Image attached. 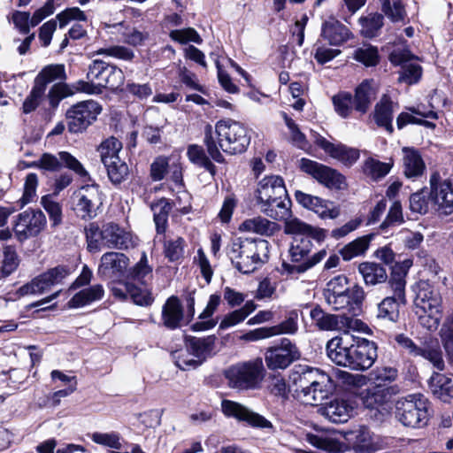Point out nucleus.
Returning <instances> with one entry per match:
<instances>
[{
    "label": "nucleus",
    "mask_w": 453,
    "mask_h": 453,
    "mask_svg": "<svg viewBox=\"0 0 453 453\" xmlns=\"http://www.w3.org/2000/svg\"><path fill=\"white\" fill-rule=\"evenodd\" d=\"M372 238L373 234L363 235L343 246L340 250V254L342 259L345 261H350L357 257L365 255Z\"/></svg>",
    "instance_id": "obj_44"
},
{
    "label": "nucleus",
    "mask_w": 453,
    "mask_h": 453,
    "mask_svg": "<svg viewBox=\"0 0 453 453\" xmlns=\"http://www.w3.org/2000/svg\"><path fill=\"white\" fill-rule=\"evenodd\" d=\"M221 410L226 417L244 421L252 426L260 428L272 427V423L269 420L237 402L224 399L221 402Z\"/></svg>",
    "instance_id": "obj_24"
},
{
    "label": "nucleus",
    "mask_w": 453,
    "mask_h": 453,
    "mask_svg": "<svg viewBox=\"0 0 453 453\" xmlns=\"http://www.w3.org/2000/svg\"><path fill=\"white\" fill-rule=\"evenodd\" d=\"M314 142L330 157L347 166L355 164L360 156L357 149L349 148L342 143L334 144L319 134L316 135Z\"/></svg>",
    "instance_id": "obj_28"
},
{
    "label": "nucleus",
    "mask_w": 453,
    "mask_h": 453,
    "mask_svg": "<svg viewBox=\"0 0 453 453\" xmlns=\"http://www.w3.org/2000/svg\"><path fill=\"white\" fill-rule=\"evenodd\" d=\"M351 289L349 280L344 274L333 277L327 283L324 291L325 298L327 299L338 294L345 293Z\"/></svg>",
    "instance_id": "obj_60"
},
{
    "label": "nucleus",
    "mask_w": 453,
    "mask_h": 453,
    "mask_svg": "<svg viewBox=\"0 0 453 453\" xmlns=\"http://www.w3.org/2000/svg\"><path fill=\"white\" fill-rule=\"evenodd\" d=\"M356 371H365L377 359V345L365 338H354Z\"/></svg>",
    "instance_id": "obj_29"
},
{
    "label": "nucleus",
    "mask_w": 453,
    "mask_h": 453,
    "mask_svg": "<svg viewBox=\"0 0 453 453\" xmlns=\"http://www.w3.org/2000/svg\"><path fill=\"white\" fill-rule=\"evenodd\" d=\"M73 198L77 215L86 220L96 218L103 205L102 193L96 184L81 187Z\"/></svg>",
    "instance_id": "obj_11"
},
{
    "label": "nucleus",
    "mask_w": 453,
    "mask_h": 453,
    "mask_svg": "<svg viewBox=\"0 0 453 453\" xmlns=\"http://www.w3.org/2000/svg\"><path fill=\"white\" fill-rule=\"evenodd\" d=\"M111 182L114 185L125 181L129 175V167L125 161L119 158L104 165Z\"/></svg>",
    "instance_id": "obj_53"
},
{
    "label": "nucleus",
    "mask_w": 453,
    "mask_h": 453,
    "mask_svg": "<svg viewBox=\"0 0 453 453\" xmlns=\"http://www.w3.org/2000/svg\"><path fill=\"white\" fill-rule=\"evenodd\" d=\"M428 386L432 394L441 401L448 403L453 398V380L446 375L434 372Z\"/></svg>",
    "instance_id": "obj_38"
},
{
    "label": "nucleus",
    "mask_w": 453,
    "mask_h": 453,
    "mask_svg": "<svg viewBox=\"0 0 453 453\" xmlns=\"http://www.w3.org/2000/svg\"><path fill=\"white\" fill-rule=\"evenodd\" d=\"M288 195L283 179L280 176H266L257 184L255 192L256 204L258 209L273 200Z\"/></svg>",
    "instance_id": "obj_25"
},
{
    "label": "nucleus",
    "mask_w": 453,
    "mask_h": 453,
    "mask_svg": "<svg viewBox=\"0 0 453 453\" xmlns=\"http://www.w3.org/2000/svg\"><path fill=\"white\" fill-rule=\"evenodd\" d=\"M265 373L261 357L233 364L223 371L227 386L237 391L259 389Z\"/></svg>",
    "instance_id": "obj_6"
},
{
    "label": "nucleus",
    "mask_w": 453,
    "mask_h": 453,
    "mask_svg": "<svg viewBox=\"0 0 453 453\" xmlns=\"http://www.w3.org/2000/svg\"><path fill=\"white\" fill-rule=\"evenodd\" d=\"M326 353L335 365L356 371L354 338L345 333L344 336L334 337L326 343Z\"/></svg>",
    "instance_id": "obj_16"
},
{
    "label": "nucleus",
    "mask_w": 453,
    "mask_h": 453,
    "mask_svg": "<svg viewBox=\"0 0 453 453\" xmlns=\"http://www.w3.org/2000/svg\"><path fill=\"white\" fill-rule=\"evenodd\" d=\"M290 205L291 201L288 195H286L284 198L280 197V199H274L272 202L267 203L265 205L261 206L259 210L267 217L274 220H284L286 225L287 221L292 219H289L291 216Z\"/></svg>",
    "instance_id": "obj_39"
},
{
    "label": "nucleus",
    "mask_w": 453,
    "mask_h": 453,
    "mask_svg": "<svg viewBox=\"0 0 453 453\" xmlns=\"http://www.w3.org/2000/svg\"><path fill=\"white\" fill-rule=\"evenodd\" d=\"M129 258L123 253L110 251L101 257L98 273L104 276H120L127 271Z\"/></svg>",
    "instance_id": "obj_30"
},
{
    "label": "nucleus",
    "mask_w": 453,
    "mask_h": 453,
    "mask_svg": "<svg viewBox=\"0 0 453 453\" xmlns=\"http://www.w3.org/2000/svg\"><path fill=\"white\" fill-rule=\"evenodd\" d=\"M375 96L376 89L373 87L372 81H363L356 89L355 109L361 113L366 112Z\"/></svg>",
    "instance_id": "obj_45"
},
{
    "label": "nucleus",
    "mask_w": 453,
    "mask_h": 453,
    "mask_svg": "<svg viewBox=\"0 0 453 453\" xmlns=\"http://www.w3.org/2000/svg\"><path fill=\"white\" fill-rule=\"evenodd\" d=\"M154 212V222L157 234H164L167 228L168 216L172 211V205L167 199L162 198L151 205Z\"/></svg>",
    "instance_id": "obj_51"
},
{
    "label": "nucleus",
    "mask_w": 453,
    "mask_h": 453,
    "mask_svg": "<svg viewBox=\"0 0 453 453\" xmlns=\"http://www.w3.org/2000/svg\"><path fill=\"white\" fill-rule=\"evenodd\" d=\"M121 149V142L114 137H111L104 141L98 147V152L100 154L102 163L105 165L111 161L120 158L119 152Z\"/></svg>",
    "instance_id": "obj_55"
},
{
    "label": "nucleus",
    "mask_w": 453,
    "mask_h": 453,
    "mask_svg": "<svg viewBox=\"0 0 453 453\" xmlns=\"http://www.w3.org/2000/svg\"><path fill=\"white\" fill-rule=\"evenodd\" d=\"M285 233L296 234L288 250L291 263H282L283 270L288 274L303 273L326 257V251L325 250L310 256L313 249L312 239L323 240L325 238L324 230L314 228L294 218L287 221Z\"/></svg>",
    "instance_id": "obj_1"
},
{
    "label": "nucleus",
    "mask_w": 453,
    "mask_h": 453,
    "mask_svg": "<svg viewBox=\"0 0 453 453\" xmlns=\"http://www.w3.org/2000/svg\"><path fill=\"white\" fill-rule=\"evenodd\" d=\"M352 447L360 453H372L380 449V439L366 426H360L349 434Z\"/></svg>",
    "instance_id": "obj_31"
},
{
    "label": "nucleus",
    "mask_w": 453,
    "mask_h": 453,
    "mask_svg": "<svg viewBox=\"0 0 453 453\" xmlns=\"http://www.w3.org/2000/svg\"><path fill=\"white\" fill-rule=\"evenodd\" d=\"M31 166L50 172L58 171L62 166H65L81 177H87L88 175L82 164L67 151H60L58 153V156L43 153L37 161L31 164Z\"/></svg>",
    "instance_id": "obj_20"
},
{
    "label": "nucleus",
    "mask_w": 453,
    "mask_h": 453,
    "mask_svg": "<svg viewBox=\"0 0 453 453\" xmlns=\"http://www.w3.org/2000/svg\"><path fill=\"white\" fill-rule=\"evenodd\" d=\"M300 168L329 188L342 190L347 188L345 177L329 166L311 159L303 158L300 162Z\"/></svg>",
    "instance_id": "obj_15"
},
{
    "label": "nucleus",
    "mask_w": 453,
    "mask_h": 453,
    "mask_svg": "<svg viewBox=\"0 0 453 453\" xmlns=\"http://www.w3.org/2000/svg\"><path fill=\"white\" fill-rule=\"evenodd\" d=\"M321 36L330 45L339 46L348 41L351 33L343 24L335 19H329L323 23Z\"/></svg>",
    "instance_id": "obj_37"
},
{
    "label": "nucleus",
    "mask_w": 453,
    "mask_h": 453,
    "mask_svg": "<svg viewBox=\"0 0 453 453\" xmlns=\"http://www.w3.org/2000/svg\"><path fill=\"white\" fill-rule=\"evenodd\" d=\"M104 294V290L103 286L96 284L76 293L69 301L68 305L71 308L83 307L93 302L101 300Z\"/></svg>",
    "instance_id": "obj_43"
},
{
    "label": "nucleus",
    "mask_w": 453,
    "mask_h": 453,
    "mask_svg": "<svg viewBox=\"0 0 453 453\" xmlns=\"http://www.w3.org/2000/svg\"><path fill=\"white\" fill-rule=\"evenodd\" d=\"M397 378V370L392 367H381L370 373L369 383L381 388H398L391 385Z\"/></svg>",
    "instance_id": "obj_50"
},
{
    "label": "nucleus",
    "mask_w": 453,
    "mask_h": 453,
    "mask_svg": "<svg viewBox=\"0 0 453 453\" xmlns=\"http://www.w3.org/2000/svg\"><path fill=\"white\" fill-rule=\"evenodd\" d=\"M291 377L296 386L298 398L305 404H321L332 390L330 377L317 368L296 366Z\"/></svg>",
    "instance_id": "obj_3"
},
{
    "label": "nucleus",
    "mask_w": 453,
    "mask_h": 453,
    "mask_svg": "<svg viewBox=\"0 0 453 453\" xmlns=\"http://www.w3.org/2000/svg\"><path fill=\"white\" fill-rule=\"evenodd\" d=\"M404 222L403 208L398 201H394L389 207L385 219L380 223L379 229L382 233H388L389 229L398 226Z\"/></svg>",
    "instance_id": "obj_54"
},
{
    "label": "nucleus",
    "mask_w": 453,
    "mask_h": 453,
    "mask_svg": "<svg viewBox=\"0 0 453 453\" xmlns=\"http://www.w3.org/2000/svg\"><path fill=\"white\" fill-rule=\"evenodd\" d=\"M54 12V0H48L42 7L34 12L31 18L29 12L15 11L12 13V19L22 35H27L30 32V27L37 26L44 19L53 14Z\"/></svg>",
    "instance_id": "obj_26"
},
{
    "label": "nucleus",
    "mask_w": 453,
    "mask_h": 453,
    "mask_svg": "<svg viewBox=\"0 0 453 453\" xmlns=\"http://www.w3.org/2000/svg\"><path fill=\"white\" fill-rule=\"evenodd\" d=\"M414 56L408 50H395L389 55V60L395 65H400L402 71L398 81L407 84L418 81L422 74L421 66L413 61Z\"/></svg>",
    "instance_id": "obj_23"
},
{
    "label": "nucleus",
    "mask_w": 453,
    "mask_h": 453,
    "mask_svg": "<svg viewBox=\"0 0 453 453\" xmlns=\"http://www.w3.org/2000/svg\"><path fill=\"white\" fill-rule=\"evenodd\" d=\"M46 217L40 210L27 209L17 216L13 231L19 242L38 235L46 226Z\"/></svg>",
    "instance_id": "obj_17"
},
{
    "label": "nucleus",
    "mask_w": 453,
    "mask_h": 453,
    "mask_svg": "<svg viewBox=\"0 0 453 453\" xmlns=\"http://www.w3.org/2000/svg\"><path fill=\"white\" fill-rule=\"evenodd\" d=\"M277 228L274 222L268 220L261 216H257L244 220L241 226L240 230L247 231L260 235H272Z\"/></svg>",
    "instance_id": "obj_47"
},
{
    "label": "nucleus",
    "mask_w": 453,
    "mask_h": 453,
    "mask_svg": "<svg viewBox=\"0 0 453 453\" xmlns=\"http://www.w3.org/2000/svg\"><path fill=\"white\" fill-rule=\"evenodd\" d=\"M429 402L421 394L402 397L395 403V416L405 426L420 427L428 421Z\"/></svg>",
    "instance_id": "obj_8"
},
{
    "label": "nucleus",
    "mask_w": 453,
    "mask_h": 453,
    "mask_svg": "<svg viewBox=\"0 0 453 453\" xmlns=\"http://www.w3.org/2000/svg\"><path fill=\"white\" fill-rule=\"evenodd\" d=\"M391 165L383 163L373 158H368L365 162L364 172L372 180H379L385 177L391 169Z\"/></svg>",
    "instance_id": "obj_63"
},
{
    "label": "nucleus",
    "mask_w": 453,
    "mask_h": 453,
    "mask_svg": "<svg viewBox=\"0 0 453 453\" xmlns=\"http://www.w3.org/2000/svg\"><path fill=\"white\" fill-rule=\"evenodd\" d=\"M111 290L115 297L125 300L127 296H130L133 302L140 306H149L154 301L152 294L149 289H142L127 279L113 285Z\"/></svg>",
    "instance_id": "obj_27"
},
{
    "label": "nucleus",
    "mask_w": 453,
    "mask_h": 453,
    "mask_svg": "<svg viewBox=\"0 0 453 453\" xmlns=\"http://www.w3.org/2000/svg\"><path fill=\"white\" fill-rule=\"evenodd\" d=\"M358 273L362 275L366 286L383 283L388 279L384 266L375 262H363L358 265Z\"/></svg>",
    "instance_id": "obj_41"
},
{
    "label": "nucleus",
    "mask_w": 453,
    "mask_h": 453,
    "mask_svg": "<svg viewBox=\"0 0 453 453\" xmlns=\"http://www.w3.org/2000/svg\"><path fill=\"white\" fill-rule=\"evenodd\" d=\"M395 341L409 355L428 360L440 371L444 369L442 352L437 340L429 338L421 346H418L411 338L402 334L395 337Z\"/></svg>",
    "instance_id": "obj_9"
},
{
    "label": "nucleus",
    "mask_w": 453,
    "mask_h": 453,
    "mask_svg": "<svg viewBox=\"0 0 453 453\" xmlns=\"http://www.w3.org/2000/svg\"><path fill=\"white\" fill-rule=\"evenodd\" d=\"M183 319L184 311L180 299L175 296H170L162 307L163 325L170 330H174L181 326Z\"/></svg>",
    "instance_id": "obj_34"
},
{
    "label": "nucleus",
    "mask_w": 453,
    "mask_h": 453,
    "mask_svg": "<svg viewBox=\"0 0 453 453\" xmlns=\"http://www.w3.org/2000/svg\"><path fill=\"white\" fill-rule=\"evenodd\" d=\"M216 340L214 335L203 338L186 336V348L196 360H199L200 365L208 357L214 355Z\"/></svg>",
    "instance_id": "obj_32"
},
{
    "label": "nucleus",
    "mask_w": 453,
    "mask_h": 453,
    "mask_svg": "<svg viewBox=\"0 0 453 453\" xmlns=\"http://www.w3.org/2000/svg\"><path fill=\"white\" fill-rule=\"evenodd\" d=\"M310 317L313 324L323 331H343L347 333L350 329H359L364 323L350 316L330 314L317 306L311 310Z\"/></svg>",
    "instance_id": "obj_13"
},
{
    "label": "nucleus",
    "mask_w": 453,
    "mask_h": 453,
    "mask_svg": "<svg viewBox=\"0 0 453 453\" xmlns=\"http://www.w3.org/2000/svg\"><path fill=\"white\" fill-rule=\"evenodd\" d=\"M306 440L309 443L329 453H337L342 450V444L335 439L308 434Z\"/></svg>",
    "instance_id": "obj_57"
},
{
    "label": "nucleus",
    "mask_w": 453,
    "mask_h": 453,
    "mask_svg": "<svg viewBox=\"0 0 453 453\" xmlns=\"http://www.w3.org/2000/svg\"><path fill=\"white\" fill-rule=\"evenodd\" d=\"M219 303L220 296L218 295H211L205 309L199 315L201 321L193 324L192 329L194 331H205L213 328L216 326L217 321L210 318L212 316Z\"/></svg>",
    "instance_id": "obj_48"
},
{
    "label": "nucleus",
    "mask_w": 453,
    "mask_h": 453,
    "mask_svg": "<svg viewBox=\"0 0 453 453\" xmlns=\"http://www.w3.org/2000/svg\"><path fill=\"white\" fill-rule=\"evenodd\" d=\"M383 16L379 13H370L358 19L361 27L360 33L366 38H372L378 35L383 26Z\"/></svg>",
    "instance_id": "obj_52"
},
{
    "label": "nucleus",
    "mask_w": 453,
    "mask_h": 453,
    "mask_svg": "<svg viewBox=\"0 0 453 453\" xmlns=\"http://www.w3.org/2000/svg\"><path fill=\"white\" fill-rule=\"evenodd\" d=\"M187 155L188 159L195 165L203 167L211 174L215 173V165L211 163L210 158L206 156L203 149L196 144H192L188 147Z\"/></svg>",
    "instance_id": "obj_56"
},
{
    "label": "nucleus",
    "mask_w": 453,
    "mask_h": 453,
    "mask_svg": "<svg viewBox=\"0 0 453 453\" xmlns=\"http://www.w3.org/2000/svg\"><path fill=\"white\" fill-rule=\"evenodd\" d=\"M101 105L94 100H86L73 104L67 111L68 130L77 134L85 131L101 113Z\"/></svg>",
    "instance_id": "obj_10"
},
{
    "label": "nucleus",
    "mask_w": 453,
    "mask_h": 453,
    "mask_svg": "<svg viewBox=\"0 0 453 453\" xmlns=\"http://www.w3.org/2000/svg\"><path fill=\"white\" fill-rule=\"evenodd\" d=\"M398 393V388H381L371 383L362 392L361 398L364 405L368 409L383 408L391 397Z\"/></svg>",
    "instance_id": "obj_33"
},
{
    "label": "nucleus",
    "mask_w": 453,
    "mask_h": 453,
    "mask_svg": "<svg viewBox=\"0 0 453 453\" xmlns=\"http://www.w3.org/2000/svg\"><path fill=\"white\" fill-rule=\"evenodd\" d=\"M126 279L135 283L147 286L152 280V267L149 265L145 252H142L140 260L127 271Z\"/></svg>",
    "instance_id": "obj_40"
},
{
    "label": "nucleus",
    "mask_w": 453,
    "mask_h": 453,
    "mask_svg": "<svg viewBox=\"0 0 453 453\" xmlns=\"http://www.w3.org/2000/svg\"><path fill=\"white\" fill-rule=\"evenodd\" d=\"M400 304L402 303L398 302L395 297H385L377 306L376 318L385 322H397Z\"/></svg>",
    "instance_id": "obj_49"
},
{
    "label": "nucleus",
    "mask_w": 453,
    "mask_h": 453,
    "mask_svg": "<svg viewBox=\"0 0 453 453\" xmlns=\"http://www.w3.org/2000/svg\"><path fill=\"white\" fill-rule=\"evenodd\" d=\"M300 168L329 188L342 190L347 188L345 177L329 166L311 159L303 158L300 162Z\"/></svg>",
    "instance_id": "obj_14"
},
{
    "label": "nucleus",
    "mask_w": 453,
    "mask_h": 453,
    "mask_svg": "<svg viewBox=\"0 0 453 453\" xmlns=\"http://www.w3.org/2000/svg\"><path fill=\"white\" fill-rule=\"evenodd\" d=\"M88 80L98 81L103 88L117 89L124 84L125 76L121 69L101 60H94L87 74Z\"/></svg>",
    "instance_id": "obj_19"
},
{
    "label": "nucleus",
    "mask_w": 453,
    "mask_h": 453,
    "mask_svg": "<svg viewBox=\"0 0 453 453\" xmlns=\"http://www.w3.org/2000/svg\"><path fill=\"white\" fill-rule=\"evenodd\" d=\"M44 96L45 90L34 84L32 89L30 90L29 94L26 96L22 104V113L30 114L31 112H34L41 104L42 99L44 98Z\"/></svg>",
    "instance_id": "obj_61"
},
{
    "label": "nucleus",
    "mask_w": 453,
    "mask_h": 453,
    "mask_svg": "<svg viewBox=\"0 0 453 453\" xmlns=\"http://www.w3.org/2000/svg\"><path fill=\"white\" fill-rule=\"evenodd\" d=\"M273 335L295 334L298 331V312L291 311L286 319L276 326H271Z\"/></svg>",
    "instance_id": "obj_58"
},
{
    "label": "nucleus",
    "mask_w": 453,
    "mask_h": 453,
    "mask_svg": "<svg viewBox=\"0 0 453 453\" xmlns=\"http://www.w3.org/2000/svg\"><path fill=\"white\" fill-rule=\"evenodd\" d=\"M88 247L102 245L107 249L125 250L131 243V235L118 224L109 222L103 225L100 229L96 223H90L85 227Z\"/></svg>",
    "instance_id": "obj_7"
},
{
    "label": "nucleus",
    "mask_w": 453,
    "mask_h": 453,
    "mask_svg": "<svg viewBox=\"0 0 453 453\" xmlns=\"http://www.w3.org/2000/svg\"><path fill=\"white\" fill-rule=\"evenodd\" d=\"M374 119L379 127H384L389 134L394 131L392 125L393 102L388 96L383 95L380 102L376 104Z\"/></svg>",
    "instance_id": "obj_42"
},
{
    "label": "nucleus",
    "mask_w": 453,
    "mask_h": 453,
    "mask_svg": "<svg viewBox=\"0 0 453 453\" xmlns=\"http://www.w3.org/2000/svg\"><path fill=\"white\" fill-rule=\"evenodd\" d=\"M403 173L408 179H417L426 170L425 162L419 151L412 147L402 149Z\"/></svg>",
    "instance_id": "obj_35"
},
{
    "label": "nucleus",
    "mask_w": 453,
    "mask_h": 453,
    "mask_svg": "<svg viewBox=\"0 0 453 453\" xmlns=\"http://www.w3.org/2000/svg\"><path fill=\"white\" fill-rule=\"evenodd\" d=\"M300 357L297 347L289 339L283 338L280 345L266 350L265 361L270 370L286 369Z\"/></svg>",
    "instance_id": "obj_21"
},
{
    "label": "nucleus",
    "mask_w": 453,
    "mask_h": 453,
    "mask_svg": "<svg viewBox=\"0 0 453 453\" xmlns=\"http://www.w3.org/2000/svg\"><path fill=\"white\" fill-rule=\"evenodd\" d=\"M353 58L366 66H373L379 62L378 50L370 44H365L357 48L354 52Z\"/></svg>",
    "instance_id": "obj_62"
},
{
    "label": "nucleus",
    "mask_w": 453,
    "mask_h": 453,
    "mask_svg": "<svg viewBox=\"0 0 453 453\" xmlns=\"http://www.w3.org/2000/svg\"><path fill=\"white\" fill-rule=\"evenodd\" d=\"M65 80V72L63 65H49L42 68L36 75L34 84L46 91L48 84L56 81Z\"/></svg>",
    "instance_id": "obj_46"
},
{
    "label": "nucleus",
    "mask_w": 453,
    "mask_h": 453,
    "mask_svg": "<svg viewBox=\"0 0 453 453\" xmlns=\"http://www.w3.org/2000/svg\"><path fill=\"white\" fill-rule=\"evenodd\" d=\"M365 298V292L364 288L358 284H354L351 289L331 296L326 301L334 310L346 311L349 314V316L354 318L360 311Z\"/></svg>",
    "instance_id": "obj_22"
},
{
    "label": "nucleus",
    "mask_w": 453,
    "mask_h": 453,
    "mask_svg": "<svg viewBox=\"0 0 453 453\" xmlns=\"http://www.w3.org/2000/svg\"><path fill=\"white\" fill-rule=\"evenodd\" d=\"M268 242L237 238L231 243L227 255L235 268L242 273H250L268 259Z\"/></svg>",
    "instance_id": "obj_4"
},
{
    "label": "nucleus",
    "mask_w": 453,
    "mask_h": 453,
    "mask_svg": "<svg viewBox=\"0 0 453 453\" xmlns=\"http://www.w3.org/2000/svg\"><path fill=\"white\" fill-rule=\"evenodd\" d=\"M429 200L436 206V210L445 215L453 212V181L442 180L439 173L430 177Z\"/></svg>",
    "instance_id": "obj_18"
},
{
    "label": "nucleus",
    "mask_w": 453,
    "mask_h": 453,
    "mask_svg": "<svg viewBox=\"0 0 453 453\" xmlns=\"http://www.w3.org/2000/svg\"><path fill=\"white\" fill-rule=\"evenodd\" d=\"M203 142L210 157L223 163L225 158L220 150L230 155L242 153L249 146L250 137L242 123L226 119L216 123L214 131L211 125L205 127Z\"/></svg>",
    "instance_id": "obj_2"
},
{
    "label": "nucleus",
    "mask_w": 453,
    "mask_h": 453,
    "mask_svg": "<svg viewBox=\"0 0 453 453\" xmlns=\"http://www.w3.org/2000/svg\"><path fill=\"white\" fill-rule=\"evenodd\" d=\"M70 274L66 266L58 265L34 278L31 281L22 285L18 290L19 296L28 295H42L50 290L51 287L61 284L63 280Z\"/></svg>",
    "instance_id": "obj_12"
},
{
    "label": "nucleus",
    "mask_w": 453,
    "mask_h": 453,
    "mask_svg": "<svg viewBox=\"0 0 453 453\" xmlns=\"http://www.w3.org/2000/svg\"><path fill=\"white\" fill-rule=\"evenodd\" d=\"M314 201L308 209L317 213L319 217L325 219H336L340 215V210L333 205V203L322 200L318 196H314Z\"/></svg>",
    "instance_id": "obj_59"
},
{
    "label": "nucleus",
    "mask_w": 453,
    "mask_h": 453,
    "mask_svg": "<svg viewBox=\"0 0 453 453\" xmlns=\"http://www.w3.org/2000/svg\"><path fill=\"white\" fill-rule=\"evenodd\" d=\"M415 291V313L419 324L430 331L435 330L442 312V298L439 290L429 280H421L416 284Z\"/></svg>",
    "instance_id": "obj_5"
},
{
    "label": "nucleus",
    "mask_w": 453,
    "mask_h": 453,
    "mask_svg": "<svg viewBox=\"0 0 453 453\" xmlns=\"http://www.w3.org/2000/svg\"><path fill=\"white\" fill-rule=\"evenodd\" d=\"M319 411L333 423H344L349 418L352 407L343 399H334L323 405Z\"/></svg>",
    "instance_id": "obj_36"
},
{
    "label": "nucleus",
    "mask_w": 453,
    "mask_h": 453,
    "mask_svg": "<svg viewBox=\"0 0 453 453\" xmlns=\"http://www.w3.org/2000/svg\"><path fill=\"white\" fill-rule=\"evenodd\" d=\"M440 334L449 359L453 363V313L448 316L442 324Z\"/></svg>",
    "instance_id": "obj_64"
}]
</instances>
